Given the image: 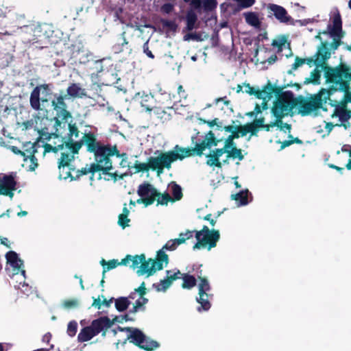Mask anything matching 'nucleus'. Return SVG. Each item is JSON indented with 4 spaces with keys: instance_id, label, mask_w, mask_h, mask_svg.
Wrapping results in <instances>:
<instances>
[{
    "instance_id": "nucleus-32",
    "label": "nucleus",
    "mask_w": 351,
    "mask_h": 351,
    "mask_svg": "<svg viewBox=\"0 0 351 351\" xmlns=\"http://www.w3.org/2000/svg\"><path fill=\"white\" fill-rule=\"evenodd\" d=\"M171 191L173 195V201H179L182 199L183 194L181 186L176 182H172L170 184Z\"/></svg>"
},
{
    "instance_id": "nucleus-39",
    "label": "nucleus",
    "mask_w": 351,
    "mask_h": 351,
    "mask_svg": "<svg viewBox=\"0 0 351 351\" xmlns=\"http://www.w3.org/2000/svg\"><path fill=\"white\" fill-rule=\"evenodd\" d=\"M184 243V240L182 239H175L168 241L162 247V250L173 251L175 250L179 245Z\"/></svg>"
},
{
    "instance_id": "nucleus-3",
    "label": "nucleus",
    "mask_w": 351,
    "mask_h": 351,
    "mask_svg": "<svg viewBox=\"0 0 351 351\" xmlns=\"http://www.w3.org/2000/svg\"><path fill=\"white\" fill-rule=\"evenodd\" d=\"M196 140L197 136L191 137L192 144L194 145V147L192 148H184L180 147L178 145H176L174 147L175 150L173 151L175 160H182L186 157H190L195 155L202 156L203 155L204 151L206 148L210 149L213 146H217L219 143L221 141V139H217L216 138L214 132L211 130L206 134L203 140Z\"/></svg>"
},
{
    "instance_id": "nucleus-14",
    "label": "nucleus",
    "mask_w": 351,
    "mask_h": 351,
    "mask_svg": "<svg viewBox=\"0 0 351 351\" xmlns=\"http://www.w3.org/2000/svg\"><path fill=\"white\" fill-rule=\"evenodd\" d=\"M268 16H274V17L282 23L287 25H295L294 19L288 14L287 10L281 5L269 3L267 5Z\"/></svg>"
},
{
    "instance_id": "nucleus-40",
    "label": "nucleus",
    "mask_w": 351,
    "mask_h": 351,
    "mask_svg": "<svg viewBox=\"0 0 351 351\" xmlns=\"http://www.w3.org/2000/svg\"><path fill=\"white\" fill-rule=\"evenodd\" d=\"M148 302V299L143 297L136 300L132 308L130 310V313H136L138 312L140 309L144 310L145 309V305Z\"/></svg>"
},
{
    "instance_id": "nucleus-10",
    "label": "nucleus",
    "mask_w": 351,
    "mask_h": 351,
    "mask_svg": "<svg viewBox=\"0 0 351 351\" xmlns=\"http://www.w3.org/2000/svg\"><path fill=\"white\" fill-rule=\"evenodd\" d=\"M328 31H324L322 34H330L331 36L334 37L333 41L330 44V47L333 50H336L341 45V38L343 36V32L342 31V21L339 13L334 15L332 18V27L328 25Z\"/></svg>"
},
{
    "instance_id": "nucleus-12",
    "label": "nucleus",
    "mask_w": 351,
    "mask_h": 351,
    "mask_svg": "<svg viewBox=\"0 0 351 351\" xmlns=\"http://www.w3.org/2000/svg\"><path fill=\"white\" fill-rule=\"evenodd\" d=\"M51 84H43L40 85L36 86L33 90L31 92L30 97H29V104L30 106L32 109L36 111L42 110L41 103H47L48 102V99L47 98H40V90L43 89L46 95H48L51 89Z\"/></svg>"
},
{
    "instance_id": "nucleus-56",
    "label": "nucleus",
    "mask_w": 351,
    "mask_h": 351,
    "mask_svg": "<svg viewBox=\"0 0 351 351\" xmlns=\"http://www.w3.org/2000/svg\"><path fill=\"white\" fill-rule=\"evenodd\" d=\"M130 221V219L128 218V216L125 215L120 214L119 215L118 224L123 228H125L129 226L128 223Z\"/></svg>"
},
{
    "instance_id": "nucleus-60",
    "label": "nucleus",
    "mask_w": 351,
    "mask_h": 351,
    "mask_svg": "<svg viewBox=\"0 0 351 351\" xmlns=\"http://www.w3.org/2000/svg\"><path fill=\"white\" fill-rule=\"evenodd\" d=\"M137 204H143L145 206H150L154 204V197H141L136 200Z\"/></svg>"
},
{
    "instance_id": "nucleus-26",
    "label": "nucleus",
    "mask_w": 351,
    "mask_h": 351,
    "mask_svg": "<svg viewBox=\"0 0 351 351\" xmlns=\"http://www.w3.org/2000/svg\"><path fill=\"white\" fill-rule=\"evenodd\" d=\"M163 263H165L166 265L168 264L169 256L162 248L157 252L156 258L155 260L153 259V264H154L157 270H161L163 269Z\"/></svg>"
},
{
    "instance_id": "nucleus-31",
    "label": "nucleus",
    "mask_w": 351,
    "mask_h": 351,
    "mask_svg": "<svg viewBox=\"0 0 351 351\" xmlns=\"http://www.w3.org/2000/svg\"><path fill=\"white\" fill-rule=\"evenodd\" d=\"M129 297H119L115 300V308L119 312L125 311L130 304Z\"/></svg>"
},
{
    "instance_id": "nucleus-17",
    "label": "nucleus",
    "mask_w": 351,
    "mask_h": 351,
    "mask_svg": "<svg viewBox=\"0 0 351 351\" xmlns=\"http://www.w3.org/2000/svg\"><path fill=\"white\" fill-rule=\"evenodd\" d=\"M113 323L114 322L110 320L109 317L104 316L94 319L91 322L90 326L96 335L102 332V336L105 337L107 330L112 326Z\"/></svg>"
},
{
    "instance_id": "nucleus-38",
    "label": "nucleus",
    "mask_w": 351,
    "mask_h": 351,
    "mask_svg": "<svg viewBox=\"0 0 351 351\" xmlns=\"http://www.w3.org/2000/svg\"><path fill=\"white\" fill-rule=\"evenodd\" d=\"M227 158L232 159L238 158L239 160H242L244 158V156L242 154V150L235 146L228 149Z\"/></svg>"
},
{
    "instance_id": "nucleus-52",
    "label": "nucleus",
    "mask_w": 351,
    "mask_h": 351,
    "mask_svg": "<svg viewBox=\"0 0 351 351\" xmlns=\"http://www.w3.org/2000/svg\"><path fill=\"white\" fill-rule=\"evenodd\" d=\"M77 330V323L75 321H71L67 326V334L70 337H74Z\"/></svg>"
},
{
    "instance_id": "nucleus-20",
    "label": "nucleus",
    "mask_w": 351,
    "mask_h": 351,
    "mask_svg": "<svg viewBox=\"0 0 351 351\" xmlns=\"http://www.w3.org/2000/svg\"><path fill=\"white\" fill-rule=\"evenodd\" d=\"M66 93L73 98H82L86 96V92L84 88H82L80 84L72 83L66 88Z\"/></svg>"
},
{
    "instance_id": "nucleus-33",
    "label": "nucleus",
    "mask_w": 351,
    "mask_h": 351,
    "mask_svg": "<svg viewBox=\"0 0 351 351\" xmlns=\"http://www.w3.org/2000/svg\"><path fill=\"white\" fill-rule=\"evenodd\" d=\"M244 16L247 24L256 27L260 26L261 22L256 13L250 12L245 13Z\"/></svg>"
},
{
    "instance_id": "nucleus-24",
    "label": "nucleus",
    "mask_w": 351,
    "mask_h": 351,
    "mask_svg": "<svg viewBox=\"0 0 351 351\" xmlns=\"http://www.w3.org/2000/svg\"><path fill=\"white\" fill-rule=\"evenodd\" d=\"M337 91V87L332 85L327 90L322 89L319 93H322V98H326V100H323V104L328 101L329 105L332 107H335L338 104V101L330 99V96L332 95L335 92Z\"/></svg>"
},
{
    "instance_id": "nucleus-5",
    "label": "nucleus",
    "mask_w": 351,
    "mask_h": 351,
    "mask_svg": "<svg viewBox=\"0 0 351 351\" xmlns=\"http://www.w3.org/2000/svg\"><path fill=\"white\" fill-rule=\"evenodd\" d=\"M323 100H326V98L323 99L322 93H319L311 95L308 97L299 95L297 97L298 113L304 117L311 114L313 112L317 111L322 108Z\"/></svg>"
},
{
    "instance_id": "nucleus-37",
    "label": "nucleus",
    "mask_w": 351,
    "mask_h": 351,
    "mask_svg": "<svg viewBox=\"0 0 351 351\" xmlns=\"http://www.w3.org/2000/svg\"><path fill=\"white\" fill-rule=\"evenodd\" d=\"M248 192L249 191L247 189L241 191L239 193L232 195V199L236 200L237 202H239L240 205H246L248 203V201H247Z\"/></svg>"
},
{
    "instance_id": "nucleus-44",
    "label": "nucleus",
    "mask_w": 351,
    "mask_h": 351,
    "mask_svg": "<svg viewBox=\"0 0 351 351\" xmlns=\"http://www.w3.org/2000/svg\"><path fill=\"white\" fill-rule=\"evenodd\" d=\"M157 205H167L169 202H173L172 197L168 193L161 194L159 192L158 196L156 197Z\"/></svg>"
},
{
    "instance_id": "nucleus-23",
    "label": "nucleus",
    "mask_w": 351,
    "mask_h": 351,
    "mask_svg": "<svg viewBox=\"0 0 351 351\" xmlns=\"http://www.w3.org/2000/svg\"><path fill=\"white\" fill-rule=\"evenodd\" d=\"M256 98L259 99H270L274 95V86L269 80L267 83L263 87L261 90L257 89Z\"/></svg>"
},
{
    "instance_id": "nucleus-41",
    "label": "nucleus",
    "mask_w": 351,
    "mask_h": 351,
    "mask_svg": "<svg viewBox=\"0 0 351 351\" xmlns=\"http://www.w3.org/2000/svg\"><path fill=\"white\" fill-rule=\"evenodd\" d=\"M321 77V72L317 69H315L311 73V77L306 78L304 83L309 84L312 83L313 84H319V80Z\"/></svg>"
},
{
    "instance_id": "nucleus-58",
    "label": "nucleus",
    "mask_w": 351,
    "mask_h": 351,
    "mask_svg": "<svg viewBox=\"0 0 351 351\" xmlns=\"http://www.w3.org/2000/svg\"><path fill=\"white\" fill-rule=\"evenodd\" d=\"M103 175L108 176V178H105L106 180H112L114 182H116L119 179H123L125 174H122L121 176H119L117 171L114 173H110V171H108V173H102Z\"/></svg>"
},
{
    "instance_id": "nucleus-45",
    "label": "nucleus",
    "mask_w": 351,
    "mask_h": 351,
    "mask_svg": "<svg viewBox=\"0 0 351 351\" xmlns=\"http://www.w3.org/2000/svg\"><path fill=\"white\" fill-rule=\"evenodd\" d=\"M275 112L274 111H271L273 115L276 117V120L275 121L273 122V125L276 126L278 128H280V130H282L283 129V121H282V118L287 115V114H281V113H278L277 111H276V109L275 108L274 109Z\"/></svg>"
},
{
    "instance_id": "nucleus-2",
    "label": "nucleus",
    "mask_w": 351,
    "mask_h": 351,
    "mask_svg": "<svg viewBox=\"0 0 351 351\" xmlns=\"http://www.w3.org/2000/svg\"><path fill=\"white\" fill-rule=\"evenodd\" d=\"M195 276H197L199 281L198 284L199 297L196 298V301L200 304V306L197 307V311L199 312L202 310L205 311H208L211 307L210 300L213 299V294L210 293L211 287L208 279L203 276L202 270H197L194 275L182 274V278L183 282L182 287L186 289L193 288L197 283Z\"/></svg>"
},
{
    "instance_id": "nucleus-9",
    "label": "nucleus",
    "mask_w": 351,
    "mask_h": 351,
    "mask_svg": "<svg viewBox=\"0 0 351 351\" xmlns=\"http://www.w3.org/2000/svg\"><path fill=\"white\" fill-rule=\"evenodd\" d=\"M331 53L328 42H322L317 48L315 54L310 58H304L305 63L311 66L315 64L317 67L321 66L325 71V66H328L325 63L330 58Z\"/></svg>"
},
{
    "instance_id": "nucleus-30",
    "label": "nucleus",
    "mask_w": 351,
    "mask_h": 351,
    "mask_svg": "<svg viewBox=\"0 0 351 351\" xmlns=\"http://www.w3.org/2000/svg\"><path fill=\"white\" fill-rule=\"evenodd\" d=\"M93 163H91L88 168L83 167L81 169H77L76 171L74 169L73 177H71V180H77V179L80 178L81 176H82L84 175H86L88 173H92V177L90 178V179L92 180L93 177L94 176V173L97 172V171H94L93 169Z\"/></svg>"
},
{
    "instance_id": "nucleus-46",
    "label": "nucleus",
    "mask_w": 351,
    "mask_h": 351,
    "mask_svg": "<svg viewBox=\"0 0 351 351\" xmlns=\"http://www.w3.org/2000/svg\"><path fill=\"white\" fill-rule=\"evenodd\" d=\"M287 42L285 36H280L278 39H274L271 42V46L278 48V52L282 51V47Z\"/></svg>"
},
{
    "instance_id": "nucleus-1",
    "label": "nucleus",
    "mask_w": 351,
    "mask_h": 351,
    "mask_svg": "<svg viewBox=\"0 0 351 351\" xmlns=\"http://www.w3.org/2000/svg\"><path fill=\"white\" fill-rule=\"evenodd\" d=\"M67 145L71 149L73 154H78L81 147L84 145L86 152L93 154L95 162H93L94 171L108 173L113 169L112 158L114 156V145L104 143L97 138L94 132H84L80 141L73 143L69 142Z\"/></svg>"
},
{
    "instance_id": "nucleus-51",
    "label": "nucleus",
    "mask_w": 351,
    "mask_h": 351,
    "mask_svg": "<svg viewBox=\"0 0 351 351\" xmlns=\"http://www.w3.org/2000/svg\"><path fill=\"white\" fill-rule=\"evenodd\" d=\"M198 120L203 123H206L210 127H213L215 125L217 126V129L219 130H222V125L221 123H218L219 119L217 118H215L211 121H206L205 119H203L202 118H199Z\"/></svg>"
},
{
    "instance_id": "nucleus-22",
    "label": "nucleus",
    "mask_w": 351,
    "mask_h": 351,
    "mask_svg": "<svg viewBox=\"0 0 351 351\" xmlns=\"http://www.w3.org/2000/svg\"><path fill=\"white\" fill-rule=\"evenodd\" d=\"M145 259V254H141V255H135L132 256L130 254H128L125 256L124 258H123L121 261V263L123 265H128L130 262H132V265L130 267L133 269H135L136 267H138V265L141 263L142 261H143Z\"/></svg>"
},
{
    "instance_id": "nucleus-48",
    "label": "nucleus",
    "mask_w": 351,
    "mask_h": 351,
    "mask_svg": "<svg viewBox=\"0 0 351 351\" xmlns=\"http://www.w3.org/2000/svg\"><path fill=\"white\" fill-rule=\"evenodd\" d=\"M62 306L66 309L75 308L79 306V301L77 299L65 300L62 302Z\"/></svg>"
},
{
    "instance_id": "nucleus-61",
    "label": "nucleus",
    "mask_w": 351,
    "mask_h": 351,
    "mask_svg": "<svg viewBox=\"0 0 351 351\" xmlns=\"http://www.w3.org/2000/svg\"><path fill=\"white\" fill-rule=\"evenodd\" d=\"M173 8H174V6L172 3H165L161 6L160 11L165 14H169L171 12H173Z\"/></svg>"
},
{
    "instance_id": "nucleus-64",
    "label": "nucleus",
    "mask_w": 351,
    "mask_h": 351,
    "mask_svg": "<svg viewBox=\"0 0 351 351\" xmlns=\"http://www.w3.org/2000/svg\"><path fill=\"white\" fill-rule=\"evenodd\" d=\"M350 119H351V110L348 109L343 110V114L339 117L342 123L347 122Z\"/></svg>"
},
{
    "instance_id": "nucleus-47",
    "label": "nucleus",
    "mask_w": 351,
    "mask_h": 351,
    "mask_svg": "<svg viewBox=\"0 0 351 351\" xmlns=\"http://www.w3.org/2000/svg\"><path fill=\"white\" fill-rule=\"evenodd\" d=\"M171 280L169 279L168 277H166L165 279L160 280V284L154 286L156 287L158 291H166L171 285Z\"/></svg>"
},
{
    "instance_id": "nucleus-53",
    "label": "nucleus",
    "mask_w": 351,
    "mask_h": 351,
    "mask_svg": "<svg viewBox=\"0 0 351 351\" xmlns=\"http://www.w3.org/2000/svg\"><path fill=\"white\" fill-rule=\"evenodd\" d=\"M5 257L7 262L10 264L14 262H21V259L19 258L18 254L14 251L7 252Z\"/></svg>"
},
{
    "instance_id": "nucleus-57",
    "label": "nucleus",
    "mask_w": 351,
    "mask_h": 351,
    "mask_svg": "<svg viewBox=\"0 0 351 351\" xmlns=\"http://www.w3.org/2000/svg\"><path fill=\"white\" fill-rule=\"evenodd\" d=\"M235 132H238V134L241 136H245L247 133H249L248 123H246V124H245L243 125H237V126H236Z\"/></svg>"
},
{
    "instance_id": "nucleus-63",
    "label": "nucleus",
    "mask_w": 351,
    "mask_h": 351,
    "mask_svg": "<svg viewBox=\"0 0 351 351\" xmlns=\"http://www.w3.org/2000/svg\"><path fill=\"white\" fill-rule=\"evenodd\" d=\"M162 23L164 27H167L171 30H176L177 28V25L173 21L162 20Z\"/></svg>"
},
{
    "instance_id": "nucleus-36",
    "label": "nucleus",
    "mask_w": 351,
    "mask_h": 351,
    "mask_svg": "<svg viewBox=\"0 0 351 351\" xmlns=\"http://www.w3.org/2000/svg\"><path fill=\"white\" fill-rule=\"evenodd\" d=\"M207 158L206 165L210 167H216L219 169L222 167V162L219 161V158L212 152L206 156Z\"/></svg>"
},
{
    "instance_id": "nucleus-35",
    "label": "nucleus",
    "mask_w": 351,
    "mask_h": 351,
    "mask_svg": "<svg viewBox=\"0 0 351 351\" xmlns=\"http://www.w3.org/2000/svg\"><path fill=\"white\" fill-rule=\"evenodd\" d=\"M24 150L26 154H25L24 161H27V156L31 154H36L37 153V149L39 147V145L37 143H31L27 142L23 145Z\"/></svg>"
},
{
    "instance_id": "nucleus-55",
    "label": "nucleus",
    "mask_w": 351,
    "mask_h": 351,
    "mask_svg": "<svg viewBox=\"0 0 351 351\" xmlns=\"http://www.w3.org/2000/svg\"><path fill=\"white\" fill-rule=\"evenodd\" d=\"M204 8L206 11H212L216 8L217 2L216 0H204Z\"/></svg>"
},
{
    "instance_id": "nucleus-49",
    "label": "nucleus",
    "mask_w": 351,
    "mask_h": 351,
    "mask_svg": "<svg viewBox=\"0 0 351 351\" xmlns=\"http://www.w3.org/2000/svg\"><path fill=\"white\" fill-rule=\"evenodd\" d=\"M25 162H29V165L28 166V169L29 171H34L36 168L38 166V159L35 156V154L28 155L27 156V161Z\"/></svg>"
},
{
    "instance_id": "nucleus-16",
    "label": "nucleus",
    "mask_w": 351,
    "mask_h": 351,
    "mask_svg": "<svg viewBox=\"0 0 351 351\" xmlns=\"http://www.w3.org/2000/svg\"><path fill=\"white\" fill-rule=\"evenodd\" d=\"M326 81L328 83L334 84L337 87V91L343 92L344 93L342 98L343 100L347 103H351V83L347 82H343L338 79L332 80L330 75L325 74Z\"/></svg>"
},
{
    "instance_id": "nucleus-21",
    "label": "nucleus",
    "mask_w": 351,
    "mask_h": 351,
    "mask_svg": "<svg viewBox=\"0 0 351 351\" xmlns=\"http://www.w3.org/2000/svg\"><path fill=\"white\" fill-rule=\"evenodd\" d=\"M51 135L54 137V138L58 139L59 144L56 145V142H54V145H52L49 143H46L44 145V149H45L44 152L45 153L51 152L56 153L59 150H62L64 148V146H65V145H64L65 138H64L60 136V135L58 134H57L56 132L52 134Z\"/></svg>"
},
{
    "instance_id": "nucleus-25",
    "label": "nucleus",
    "mask_w": 351,
    "mask_h": 351,
    "mask_svg": "<svg viewBox=\"0 0 351 351\" xmlns=\"http://www.w3.org/2000/svg\"><path fill=\"white\" fill-rule=\"evenodd\" d=\"M128 41L125 38V32H123L120 34L117 41L112 46V51L114 53H119L124 51L125 48L128 49Z\"/></svg>"
},
{
    "instance_id": "nucleus-59",
    "label": "nucleus",
    "mask_w": 351,
    "mask_h": 351,
    "mask_svg": "<svg viewBox=\"0 0 351 351\" xmlns=\"http://www.w3.org/2000/svg\"><path fill=\"white\" fill-rule=\"evenodd\" d=\"M167 277L169 278V280H171V282H173V280H176L178 278H180V276L182 274L180 271V270H177L176 272H173L171 270H167Z\"/></svg>"
},
{
    "instance_id": "nucleus-27",
    "label": "nucleus",
    "mask_w": 351,
    "mask_h": 351,
    "mask_svg": "<svg viewBox=\"0 0 351 351\" xmlns=\"http://www.w3.org/2000/svg\"><path fill=\"white\" fill-rule=\"evenodd\" d=\"M68 128H69V134H68V138L66 141H65L64 145L65 147L69 149L71 152V149L69 147V145H67V143L69 142H72L73 143H76L77 141H74L72 138L73 136H75V138H78L80 136V131L76 125L75 123H68Z\"/></svg>"
},
{
    "instance_id": "nucleus-62",
    "label": "nucleus",
    "mask_w": 351,
    "mask_h": 351,
    "mask_svg": "<svg viewBox=\"0 0 351 351\" xmlns=\"http://www.w3.org/2000/svg\"><path fill=\"white\" fill-rule=\"evenodd\" d=\"M304 63H305V59L301 58L298 56H296L295 59V62L291 66V70L295 71V70L298 69L300 66L303 65Z\"/></svg>"
},
{
    "instance_id": "nucleus-4",
    "label": "nucleus",
    "mask_w": 351,
    "mask_h": 351,
    "mask_svg": "<svg viewBox=\"0 0 351 351\" xmlns=\"http://www.w3.org/2000/svg\"><path fill=\"white\" fill-rule=\"evenodd\" d=\"M119 329L121 331L130 332L127 339H125L123 342V344L126 343V341L128 340L130 343L146 351H153L159 347V343L157 341L147 337L146 335L138 328L132 327H119Z\"/></svg>"
},
{
    "instance_id": "nucleus-13",
    "label": "nucleus",
    "mask_w": 351,
    "mask_h": 351,
    "mask_svg": "<svg viewBox=\"0 0 351 351\" xmlns=\"http://www.w3.org/2000/svg\"><path fill=\"white\" fill-rule=\"evenodd\" d=\"M74 154L72 152H62L58 161V169L60 178L66 180L73 177L74 168L71 167L70 162L74 159Z\"/></svg>"
},
{
    "instance_id": "nucleus-19",
    "label": "nucleus",
    "mask_w": 351,
    "mask_h": 351,
    "mask_svg": "<svg viewBox=\"0 0 351 351\" xmlns=\"http://www.w3.org/2000/svg\"><path fill=\"white\" fill-rule=\"evenodd\" d=\"M157 270L154 264H153V259L149 258L147 261L145 258L144 261L141 262L138 269L136 273L138 276L147 274V276L153 275Z\"/></svg>"
},
{
    "instance_id": "nucleus-18",
    "label": "nucleus",
    "mask_w": 351,
    "mask_h": 351,
    "mask_svg": "<svg viewBox=\"0 0 351 351\" xmlns=\"http://www.w3.org/2000/svg\"><path fill=\"white\" fill-rule=\"evenodd\" d=\"M137 193L141 197H154V202L156 197L159 195V192L157 189L147 182H145L138 186Z\"/></svg>"
},
{
    "instance_id": "nucleus-6",
    "label": "nucleus",
    "mask_w": 351,
    "mask_h": 351,
    "mask_svg": "<svg viewBox=\"0 0 351 351\" xmlns=\"http://www.w3.org/2000/svg\"><path fill=\"white\" fill-rule=\"evenodd\" d=\"M195 238L197 242L193 247L194 250L206 246L210 250L216 247L217 243L220 239V234L219 230H210L208 226H204L202 230L195 231Z\"/></svg>"
},
{
    "instance_id": "nucleus-29",
    "label": "nucleus",
    "mask_w": 351,
    "mask_h": 351,
    "mask_svg": "<svg viewBox=\"0 0 351 351\" xmlns=\"http://www.w3.org/2000/svg\"><path fill=\"white\" fill-rule=\"evenodd\" d=\"M197 21V16L195 12L193 10L187 12L186 15V26L185 30L192 31L195 27V23Z\"/></svg>"
},
{
    "instance_id": "nucleus-34",
    "label": "nucleus",
    "mask_w": 351,
    "mask_h": 351,
    "mask_svg": "<svg viewBox=\"0 0 351 351\" xmlns=\"http://www.w3.org/2000/svg\"><path fill=\"white\" fill-rule=\"evenodd\" d=\"M100 264L104 267L103 274L109 270L116 268L118 265H122L121 262H119L117 259H112L108 261L101 259Z\"/></svg>"
},
{
    "instance_id": "nucleus-28",
    "label": "nucleus",
    "mask_w": 351,
    "mask_h": 351,
    "mask_svg": "<svg viewBox=\"0 0 351 351\" xmlns=\"http://www.w3.org/2000/svg\"><path fill=\"white\" fill-rule=\"evenodd\" d=\"M96 336L90 325L84 327L77 335L79 342H85L90 340L93 337Z\"/></svg>"
},
{
    "instance_id": "nucleus-42",
    "label": "nucleus",
    "mask_w": 351,
    "mask_h": 351,
    "mask_svg": "<svg viewBox=\"0 0 351 351\" xmlns=\"http://www.w3.org/2000/svg\"><path fill=\"white\" fill-rule=\"evenodd\" d=\"M146 293L147 289L145 288V282H143L137 289H135L133 292L130 293L129 295V298L132 300L135 299L137 293L138 294L139 297L143 298L145 296Z\"/></svg>"
},
{
    "instance_id": "nucleus-15",
    "label": "nucleus",
    "mask_w": 351,
    "mask_h": 351,
    "mask_svg": "<svg viewBox=\"0 0 351 351\" xmlns=\"http://www.w3.org/2000/svg\"><path fill=\"white\" fill-rule=\"evenodd\" d=\"M66 95H54V99L51 101V106L57 114L64 121V124L67 122L69 118H71V112L67 110V104L65 102Z\"/></svg>"
},
{
    "instance_id": "nucleus-7",
    "label": "nucleus",
    "mask_w": 351,
    "mask_h": 351,
    "mask_svg": "<svg viewBox=\"0 0 351 351\" xmlns=\"http://www.w3.org/2000/svg\"><path fill=\"white\" fill-rule=\"evenodd\" d=\"M151 170L156 171L157 176H160L165 169H170L171 164L175 162L173 151L160 152L158 156H150L148 158Z\"/></svg>"
},
{
    "instance_id": "nucleus-43",
    "label": "nucleus",
    "mask_w": 351,
    "mask_h": 351,
    "mask_svg": "<svg viewBox=\"0 0 351 351\" xmlns=\"http://www.w3.org/2000/svg\"><path fill=\"white\" fill-rule=\"evenodd\" d=\"M134 168L136 169L135 173L149 171L151 170L149 158H147V162L146 163H141L138 160H136Z\"/></svg>"
},
{
    "instance_id": "nucleus-8",
    "label": "nucleus",
    "mask_w": 351,
    "mask_h": 351,
    "mask_svg": "<svg viewBox=\"0 0 351 351\" xmlns=\"http://www.w3.org/2000/svg\"><path fill=\"white\" fill-rule=\"evenodd\" d=\"M297 107V97L290 90L285 91L274 102L271 111H276L281 114H288L293 108Z\"/></svg>"
},
{
    "instance_id": "nucleus-50",
    "label": "nucleus",
    "mask_w": 351,
    "mask_h": 351,
    "mask_svg": "<svg viewBox=\"0 0 351 351\" xmlns=\"http://www.w3.org/2000/svg\"><path fill=\"white\" fill-rule=\"evenodd\" d=\"M240 135L238 132H232L230 134L228 138L226 139L224 144L230 149V147H235L236 144L234 142L235 138H239Z\"/></svg>"
},
{
    "instance_id": "nucleus-11",
    "label": "nucleus",
    "mask_w": 351,
    "mask_h": 351,
    "mask_svg": "<svg viewBox=\"0 0 351 351\" xmlns=\"http://www.w3.org/2000/svg\"><path fill=\"white\" fill-rule=\"evenodd\" d=\"M325 74L330 75L332 80L338 79L351 83V66L346 63L340 62L335 67L325 66Z\"/></svg>"
},
{
    "instance_id": "nucleus-54",
    "label": "nucleus",
    "mask_w": 351,
    "mask_h": 351,
    "mask_svg": "<svg viewBox=\"0 0 351 351\" xmlns=\"http://www.w3.org/2000/svg\"><path fill=\"white\" fill-rule=\"evenodd\" d=\"M104 62H106L107 64H109L110 66H112V60L110 58H103L99 60H97L96 61V64H99V69L97 68V71L99 73L103 72L108 69L103 64Z\"/></svg>"
}]
</instances>
